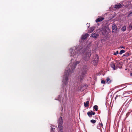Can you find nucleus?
Returning <instances> with one entry per match:
<instances>
[{"label": "nucleus", "mask_w": 132, "mask_h": 132, "mask_svg": "<svg viewBox=\"0 0 132 132\" xmlns=\"http://www.w3.org/2000/svg\"><path fill=\"white\" fill-rule=\"evenodd\" d=\"M88 69L86 66H83L81 69L79 73V79L80 82L83 80L85 78L87 73Z\"/></svg>", "instance_id": "nucleus-1"}, {"label": "nucleus", "mask_w": 132, "mask_h": 132, "mask_svg": "<svg viewBox=\"0 0 132 132\" xmlns=\"http://www.w3.org/2000/svg\"><path fill=\"white\" fill-rule=\"evenodd\" d=\"M71 73L70 68H68L67 70L66 69L63 77V84H64L65 85H66L68 84V77Z\"/></svg>", "instance_id": "nucleus-2"}, {"label": "nucleus", "mask_w": 132, "mask_h": 132, "mask_svg": "<svg viewBox=\"0 0 132 132\" xmlns=\"http://www.w3.org/2000/svg\"><path fill=\"white\" fill-rule=\"evenodd\" d=\"M79 62L77 61L72 66H71V64H69L68 65V67L66 69L67 70L68 68H70V72H71V73H72L74 72V69L76 68L77 65L79 64Z\"/></svg>", "instance_id": "nucleus-3"}, {"label": "nucleus", "mask_w": 132, "mask_h": 132, "mask_svg": "<svg viewBox=\"0 0 132 132\" xmlns=\"http://www.w3.org/2000/svg\"><path fill=\"white\" fill-rule=\"evenodd\" d=\"M91 52H87L85 54V61H87L89 59L91 54Z\"/></svg>", "instance_id": "nucleus-4"}, {"label": "nucleus", "mask_w": 132, "mask_h": 132, "mask_svg": "<svg viewBox=\"0 0 132 132\" xmlns=\"http://www.w3.org/2000/svg\"><path fill=\"white\" fill-rule=\"evenodd\" d=\"M110 66L114 70H116L117 69V67L116 65V63L111 62L110 64Z\"/></svg>", "instance_id": "nucleus-5"}, {"label": "nucleus", "mask_w": 132, "mask_h": 132, "mask_svg": "<svg viewBox=\"0 0 132 132\" xmlns=\"http://www.w3.org/2000/svg\"><path fill=\"white\" fill-rule=\"evenodd\" d=\"M58 125H62L63 123V120L62 119V117L61 116L59 118L58 120Z\"/></svg>", "instance_id": "nucleus-6"}, {"label": "nucleus", "mask_w": 132, "mask_h": 132, "mask_svg": "<svg viewBox=\"0 0 132 132\" xmlns=\"http://www.w3.org/2000/svg\"><path fill=\"white\" fill-rule=\"evenodd\" d=\"M117 29V27L116 24L114 23L112 25V32H116Z\"/></svg>", "instance_id": "nucleus-7"}, {"label": "nucleus", "mask_w": 132, "mask_h": 132, "mask_svg": "<svg viewBox=\"0 0 132 132\" xmlns=\"http://www.w3.org/2000/svg\"><path fill=\"white\" fill-rule=\"evenodd\" d=\"M116 65L118 68V67L119 68H122V64L120 62L118 61H116Z\"/></svg>", "instance_id": "nucleus-8"}, {"label": "nucleus", "mask_w": 132, "mask_h": 132, "mask_svg": "<svg viewBox=\"0 0 132 132\" xmlns=\"http://www.w3.org/2000/svg\"><path fill=\"white\" fill-rule=\"evenodd\" d=\"M95 112L92 111L88 112L87 113V114L89 117H91L92 115H95Z\"/></svg>", "instance_id": "nucleus-9"}, {"label": "nucleus", "mask_w": 132, "mask_h": 132, "mask_svg": "<svg viewBox=\"0 0 132 132\" xmlns=\"http://www.w3.org/2000/svg\"><path fill=\"white\" fill-rule=\"evenodd\" d=\"M123 5L119 3L115 5L114 8L116 9L121 8L122 7Z\"/></svg>", "instance_id": "nucleus-10"}, {"label": "nucleus", "mask_w": 132, "mask_h": 132, "mask_svg": "<svg viewBox=\"0 0 132 132\" xmlns=\"http://www.w3.org/2000/svg\"><path fill=\"white\" fill-rule=\"evenodd\" d=\"M99 35L98 33H95L94 34L92 33L91 34V36L95 39L96 38L98 37Z\"/></svg>", "instance_id": "nucleus-11"}, {"label": "nucleus", "mask_w": 132, "mask_h": 132, "mask_svg": "<svg viewBox=\"0 0 132 132\" xmlns=\"http://www.w3.org/2000/svg\"><path fill=\"white\" fill-rule=\"evenodd\" d=\"M89 35L88 34H86L83 35H82L81 39L83 40H85L87 38V37L89 36Z\"/></svg>", "instance_id": "nucleus-12"}, {"label": "nucleus", "mask_w": 132, "mask_h": 132, "mask_svg": "<svg viewBox=\"0 0 132 132\" xmlns=\"http://www.w3.org/2000/svg\"><path fill=\"white\" fill-rule=\"evenodd\" d=\"M75 51V50H72V51L71 52V56H73L74 57H76L77 55V53L76 52V51L75 52V53H74V52Z\"/></svg>", "instance_id": "nucleus-13"}, {"label": "nucleus", "mask_w": 132, "mask_h": 132, "mask_svg": "<svg viewBox=\"0 0 132 132\" xmlns=\"http://www.w3.org/2000/svg\"><path fill=\"white\" fill-rule=\"evenodd\" d=\"M104 19V18H103L102 17H100L99 18L97 19L96 20V22H99L103 20Z\"/></svg>", "instance_id": "nucleus-14"}, {"label": "nucleus", "mask_w": 132, "mask_h": 132, "mask_svg": "<svg viewBox=\"0 0 132 132\" xmlns=\"http://www.w3.org/2000/svg\"><path fill=\"white\" fill-rule=\"evenodd\" d=\"M95 27H93L90 28L89 30H88V33H90L92 32L95 29Z\"/></svg>", "instance_id": "nucleus-15"}, {"label": "nucleus", "mask_w": 132, "mask_h": 132, "mask_svg": "<svg viewBox=\"0 0 132 132\" xmlns=\"http://www.w3.org/2000/svg\"><path fill=\"white\" fill-rule=\"evenodd\" d=\"M59 128V132H63V127L62 125H58Z\"/></svg>", "instance_id": "nucleus-16"}, {"label": "nucleus", "mask_w": 132, "mask_h": 132, "mask_svg": "<svg viewBox=\"0 0 132 132\" xmlns=\"http://www.w3.org/2000/svg\"><path fill=\"white\" fill-rule=\"evenodd\" d=\"M84 104L85 107H88L89 105V102L88 101H87L86 102L84 103Z\"/></svg>", "instance_id": "nucleus-17"}, {"label": "nucleus", "mask_w": 132, "mask_h": 132, "mask_svg": "<svg viewBox=\"0 0 132 132\" xmlns=\"http://www.w3.org/2000/svg\"><path fill=\"white\" fill-rule=\"evenodd\" d=\"M111 80L110 78L109 77H107L106 80V83H107L108 84H109L111 82Z\"/></svg>", "instance_id": "nucleus-18"}, {"label": "nucleus", "mask_w": 132, "mask_h": 132, "mask_svg": "<svg viewBox=\"0 0 132 132\" xmlns=\"http://www.w3.org/2000/svg\"><path fill=\"white\" fill-rule=\"evenodd\" d=\"M98 55H96L95 57V60L94 61V62L96 63H98Z\"/></svg>", "instance_id": "nucleus-19"}, {"label": "nucleus", "mask_w": 132, "mask_h": 132, "mask_svg": "<svg viewBox=\"0 0 132 132\" xmlns=\"http://www.w3.org/2000/svg\"><path fill=\"white\" fill-rule=\"evenodd\" d=\"M93 108L95 109V111H96L98 109V106L97 105H95L94 106Z\"/></svg>", "instance_id": "nucleus-20"}, {"label": "nucleus", "mask_w": 132, "mask_h": 132, "mask_svg": "<svg viewBox=\"0 0 132 132\" xmlns=\"http://www.w3.org/2000/svg\"><path fill=\"white\" fill-rule=\"evenodd\" d=\"M121 30L123 31H125L126 30V27L125 26H123L121 28Z\"/></svg>", "instance_id": "nucleus-21"}, {"label": "nucleus", "mask_w": 132, "mask_h": 132, "mask_svg": "<svg viewBox=\"0 0 132 132\" xmlns=\"http://www.w3.org/2000/svg\"><path fill=\"white\" fill-rule=\"evenodd\" d=\"M90 122L92 123L93 124H94L96 122V120L93 119H92L90 120Z\"/></svg>", "instance_id": "nucleus-22"}, {"label": "nucleus", "mask_w": 132, "mask_h": 132, "mask_svg": "<svg viewBox=\"0 0 132 132\" xmlns=\"http://www.w3.org/2000/svg\"><path fill=\"white\" fill-rule=\"evenodd\" d=\"M120 94V93H119V94L118 95H117L116 97H115V99H116L117 98V97H118V96H123V94Z\"/></svg>", "instance_id": "nucleus-23"}, {"label": "nucleus", "mask_w": 132, "mask_h": 132, "mask_svg": "<svg viewBox=\"0 0 132 132\" xmlns=\"http://www.w3.org/2000/svg\"><path fill=\"white\" fill-rule=\"evenodd\" d=\"M125 51L123 50H121L119 53V54H121L123 53H125Z\"/></svg>", "instance_id": "nucleus-24"}, {"label": "nucleus", "mask_w": 132, "mask_h": 132, "mask_svg": "<svg viewBox=\"0 0 132 132\" xmlns=\"http://www.w3.org/2000/svg\"><path fill=\"white\" fill-rule=\"evenodd\" d=\"M55 130V128H51V132H55L54 131Z\"/></svg>", "instance_id": "nucleus-25"}, {"label": "nucleus", "mask_w": 132, "mask_h": 132, "mask_svg": "<svg viewBox=\"0 0 132 132\" xmlns=\"http://www.w3.org/2000/svg\"><path fill=\"white\" fill-rule=\"evenodd\" d=\"M98 125L100 126H101L102 128L103 127V124L102 123H101L100 122H99L98 123Z\"/></svg>", "instance_id": "nucleus-26"}, {"label": "nucleus", "mask_w": 132, "mask_h": 132, "mask_svg": "<svg viewBox=\"0 0 132 132\" xmlns=\"http://www.w3.org/2000/svg\"><path fill=\"white\" fill-rule=\"evenodd\" d=\"M118 54V51H117L116 52H115L114 53L113 55H117V54Z\"/></svg>", "instance_id": "nucleus-27"}, {"label": "nucleus", "mask_w": 132, "mask_h": 132, "mask_svg": "<svg viewBox=\"0 0 132 132\" xmlns=\"http://www.w3.org/2000/svg\"><path fill=\"white\" fill-rule=\"evenodd\" d=\"M130 114V113L129 112H128L126 114V118L127 117H128V116Z\"/></svg>", "instance_id": "nucleus-28"}, {"label": "nucleus", "mask_w": 132, "mask_h": 132, "mask_svg": "<svg viewBox=\"0 0 132 132\" xmlns=\"http://www.w3.org/2000/svg\"><path fill=\"white\" fill-rule=\"evenodd\" d=\"M105 82V81L104 80H102L101 81V83L102 84H104Z\"/></svg>", "instance_id": "nucleus-29"}, {"label": "nucleus", "mask_w": 132, "mask_h": 132, "mask_svg": "<svg viewBox=\"0 0 132 132\" xmlns=\"http://www.w3.org/2000/svg\"><path fill=\"white\" fill-rule=\"evenodd\" d=\"M125 55L126 56H128L129 55V53H125Z\"/></svg>", "instance_id": "nucleus-30"}, {"label": "nucleus", "mask_w": 132, "mask_h": 132, "mask_svg": "<svg viewBox=\"0 0 132 132\" xmlns=\"http://www.w3.org/2000/svg\"><path fill=\"white\" fill-rule=\"evenodd\" d=\"M129 27L131 28V29L132 30V25H130L129 26Z\"/></svg>", "instance_id": "nucleus-31"}, {"label": "nucleus", "mask_w": 132, "mask_h": 132, "mask_svg": "<svg viewBox=\"0 0 132 132\" xmlns=\"http://www.w3.org/2000/svg\"><path fill=\"white\" fill-rule=\"evenodd\" d=\"M120 47L121 48H125V47H123V46H121Z\"/></svg>", "instance_id": "nucleus-32"}, {"label": "nucleus", "mask_w": 132, "mask_h": 132, "mask_svg": "<svg viewBox=\"0 0 132 132\" xmlns=\"http://www.w3.org/2000/svg\"><path fill=\"white\" fill-rule=\"evenodd\" d=\"M102 34H103V35H105L104 33H105V32H104L103 31V32H102Z\"/></svg>", "instance_id": "nucleus-33"}, {"label": "nucleus", "mask_w": 132, "mask_h": 132, "mask_svg": "<svg viewBox=\"0 0 132 132\" xmlns=\"http://www.w3.org/2000/svg\"><path fill=\"white\" fill-rule=\"evenodd\" d=\"M80 90L81 91H82V90H84L83 89H82V88H81L80 89Z\"/></svg>", "instance_id": "nucleus-34"}, {"label": "nucleus", "mask_w": 132, "mask_h": 132, "mask_svg": "<svg viewBox=\"0 0 132 132\" xmlns=\"http://www.w3.org/2000/svg\"><path fill=\"white\" fill-rule=\"evenodd\" d=\"M130 75L131 76H132V73H130Z\"/></svg>", "instance_id": "nucleus-35"}, {"label": "nucleus", "mask_w": 132, "mask_h": 132, "mask_svg": "<svg viewBox=\"0 0 132 132\" xmlns=\"http://www.w3.org/2000/svg\"><path fill=\"white\" fill-rule=\"evenodd\" d=\"M98 127H98V126H97V128L98 129H99V128H98Z\"/></svg>", "instance_id": "nucleus-36"}, {"label": "nucleus", "mask_w": 132, "mask_h": 132, "mask_svg": "<svg viewBox=\"0 0 132 132\" xmlns=\"http://www.w3.org/2000/svg\"><path fill=\"white\" fill-rule=\"evenodd\" d=\"M123 56H126L125 55V54L123 55Z\"/></svg>", "instance_id": "nucleus-37"}]
</instances>
